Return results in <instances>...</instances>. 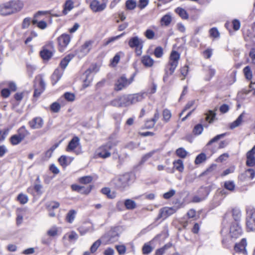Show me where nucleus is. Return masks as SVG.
<instances>
[{"instance_id":"7","label":"nucleus","mask_w":255,"mask_h":255,"mask_svg":"<svg viewBox=\"0 0 255 255\" xmlns=\"http://www.w3.org/2000/svg\"><path fill=\"white\" fill-rule=\"evenodd\" d=\"M55 51L52 42H48L42 47L40 52L41 58L45 61H48L52 57Z\"/></svg>"},{"instance_id":"16","label":"nucleus","mask_w":255,"mask_h":255,"mask_svg":"<svg viewBox=\"0 0 255 255\" xmlns=\"http://www.w3.org/2000/svg\"><path fill=\"white\" fill-rule=\"evenodd\" d=\"M92 186L88 185L87 186H80L76 184L72 185L71 188L73 191H77L81 194H88L91 191Z\"/></svg>"},{"instance_id":"47","label":"nucleus","mask_w":255,"mask_h":255,"mask_svg":"<svg viewBox=\"0 0 255 255\" xmlns=\"http://www.w3.org/2000/svg\"><path fill=\"white\" fill-rule=\"evenodd\" d=\"M156 152V150H153L149 152L144 154L140 161L141 164L144 163L146 161H147L149 158H150L155 152Z\"/></svg>"},{"instance_id":"1","label":"nucleus","mask_w":255,"mask_h":255,"mask_svg":"<svg viewBox=\"0 0 255 255\" xmlns=\"http://www.w3.org/2000/svg\"><path fill=\"white\" fill-rule=\"evenodd\" d=\"M180 59V54L176 51H172L170 54L168 63L164 69V75L163 80L166 82L170 76L174 72L178 64V61Z\"/></svg>"},{"instance_id":"56","label":"nucleus","mask_w":255,"mask_h":255,"mask_svg":"<svg viewBox=\"0 0 255 255\" xmlns=\"http://www.w3.org/2000/svg\"><path fill=\"white\" fill-rule=\"evenodd\" d=\"M59 143H57L54 144L49 149L45 152V156L47 158H50L52 154L53 151L58 146Z\"/></svg>"},{"instance_id":"36","label":"nucleus","mask_w":255,"mask_h":255,"mask_svg":"<svg viewBox=\"0 0 255 255\" xmlns=\"http://www.w3.org/2000/svg\"><path fill=\"white\" fill-rule=\"evenodd\" d=\"M125 206L128 210H132L136 208L135 202L131 199H126L124 203Z\"/></svg>"},{"instance_id":"64","label":"nucleus","mask_w":255,"mask_h":255,"mask_svg":"<svg viewBox=\"0 0 255 255\" xmlns=\"http://www.w3.org/2000/svg\"><path fill=\"white\" fill-rule=\"evenodd\" d=\"M152 248L148 244H144L142 247V253L144 255H148L151 252Z\"/></svg>"},{"instance_id":"11","label":"nucleus","mask_w":255,"mask_h":255,"mask_svg":"<svg viewBox=\"0 0 255 255\" xmlns=\"http://www.w3.org/2000/svg\"><path fill=\"white\" fill-rule=\"evenodd\" d=\"M176 211V208L175 207H163L160 209L159 214L156 218V220H158L160 219L164 220L175 213Z\"/></svg>"},{"instance_id":"26","label":"nucleus","mask_w":255,"mask_h":255,"mask_svg":"<svg viewBox=\"0 0 255 255\" xmlns=\"http://www.w3.org/2000/svg\"><path fill=\"white\" fill-rule=\"evenodd\" d=\"M121 107H127L131 105L129 95H123L119 97Z\"/></svg>"},{"instance_id":"58","label":"nucleus","mask_w":255,"mask_h":255,"mask_svg":"<svg viewBox=\"0 0 255 255\" xmlns=\"http://www.w3.org/2000/svg\"><path fill=\"white\" fill-rule=\"evenodd\" d=\"M176 154L181 158H185L187 155V151L183 148H179L176 150Z\"/></svg>"},{"instance_id":"9","label":"nucleus","mask_w":255,"mask_h":255,"mask_svg":"<svg viewBox=\"0 0 255 255\" xmlns=\"http://www.w3.org/2000/svg\"><path fill=\"white\" fill-rule=\"evenodd\" d=\"M119 237V234L115 230H111L102 237V240L105 244H110L117 242Z\"/></svg>"},{"instance_id":"49","label":"nucleus","mask_w":255,"mask_h":255,"mask_svg":"<svg viewBox=\"0 0 255 255\" xmlns=\"http://www.w3.org/2000/svg\"><path fill=\"white\" fill-rule=\"evenodd\" d=\"M57 42L59 46V50L62 52L64 50V34H62L57 38Z\"/></svg>"},{"instance_id":"4","label":"nucleus","mask_w":255,"mask_h":255,"mask_svg":"<svg viewBox=\"0 0 255 255\" xmlns=\"http://www.w3.org/2000/svg\"><path fill=\"white\" fill-rule=\"evenodd\" d=\"M134 74H133L129 79H128L125 75L120 76L115 83V90L121 91L127 88L134 81Z\"/></svg>"},{"instance_id":"53","label":"nucleus","mask_w":255,"mask_h":255,"mask_svg":"<svg viewBox=\"0 0 255 255\" xmlns=\"http://www.w3.org/2000/svg\"><path fill=\"white\" fill-rule=\"evenodd\" d=\"M171 245L170 244H166L162 248H161L156 251V255H162L165 251L170 248L171 247Z\"/></svg>"},{"instance_id":"19","label":"nucleus","mask_w":255,"mask_h":255,"mask_svg":"<svg viewBox=\"0 0 255 255\" xmlns=\"http://www.w3.org/2000/svg\"><path fill=\"white\" fill-rule=\"evenodd\" d=\"M80 144V139L77 136H74L69 142L67 148V151L74 150Z\"/></svg>"},{"instance_id":"61","label":"nucleus","mask_w":255,"mask_h":255,"mask_svg":"<svg viewBox=\"0 0 255 255\" xmlns=\"http://www.w3.org/2000/svg\"><path fill=\"white\" fill-rule=\"evenodd\" d=\"M210 36L214 38H218L220 36V33L217 29L215 27L212 28L209 30Z\"/></svg>"},{"instance_id":"17","label":"nucleus","mask_w":255,"mask_h":255,"mask_svg":"<svg viewBox=\"0 0 255 255\" xmlns=\"http://www.w3.org/2000/svg\"><path fill=\"white\" fill-rule=\"evenodd\" d=\"M146 96L145 93H139L132 95H129L131 105L142 101Z\"/></svg>"},{"instance_id":"3","label":"nucleus","mask_w":255,"mask_h":255,"mask_svg":"<svg viewBox=\"0 0 255 255\" xmlns=\"http://www.w3.org/2000/svg\"><path fill=\"white\" fill-rule=\"evenodd\" d=\"M118 141H109L106 144L100 147L96 152V155L98 157L106 158L111 156V150L114 146H116Z\"/></svg>"},{"instance_id":"51","label":"nucleus","mask_w":255,"mask_h":255,"mask_svg":"<svg viewBox=\"0 0 255 255\" xmlns=\"http://www.w3.org/2000/svg\"><path fill=\"white\" fill-rule=\"evenodd\" d=\"M162 115L163 119L165 122H168L171 117L170 111L167 109H164L163 111Z\"/></svg>"},{"instance_id":"18","label":"nucleus","mask_w":255,"mask_h":255,"mask_svg":"<svg viewBox=\"0 0 255 255\" xmlns=\"http://www.w3.org/2000/svg\"><path fill=\"white\" fill-rule=\"evenodd\" d=\"M255 172L253 169H248L244 173L239 176L240 179L242 181H245L247 179H253L255 177Z\"/></svg>"},{"instance_id":"5","label":"nucleus","mask_w":255,"mask_h":255,"mask_svg":"<svg viewBox=\"0 0 255 255\" xmlns=\"http://www.w3.org/2000/svg\"><path fill=\"white\" fill-rule=\"evenodd\" d=\"M246 225L250 231H255V209L249 207L246 209Z\"/></svg>"},{"instance_id":"44","label":"nucleus","mask_w":255,"mask_h":255,"mask_svg":"<svg viewBox=\"0 0 255 255\" xmlns=\"http://www.w3.org/2000/svg\"><path fill=\"white\" fill-rule=\"evenodd\" d=\"M206 159V155L204 153H201L198 155L197 157H196V159L195 160V163L196 164H199L204 161H205Z\"/></svg>"},{"instance_id":"50","label":"nucleus","mask_w":255,"mask_h":255,"mask_svg":"<svg viewBox=\"0 0 255 255\" xmlns=\"http://www.w3.org/2000/svg\"><path fill=\"white\" fill-rule=\"evenodd\" d=\"M17 200L21 204H24L28 202V198L27 195H24L22 193L19 194L17 197Z\"/></svg>"},{"instance_id":"30","label":"nucleus","mask_w":255,"mask_h":255,"mask_svg":"<svg viewBox=\"0 0 255 255\" xmlns=\"http://www.w3.org/2000/svg\"><path fill=\"white\" fill-rule=\"evenodd\" d=\"M244 117V113H243L238 117L236 121L230 124V128L231 129H234L239 127L241 124Z\"/></svg>"},{"instance_id":"24","label":"nucleus","mask_w":255,"mask_h":255,"mask_svg":"<svg viewBox=\"0 0 255 255\" xmlns=\"http://www.w3.org/2000/svg\"><path fill=\"white\" fill-rule=\"evenodd\" d=\"M62 73L58 69H56L54 71L51 76V82L53 85H55L61 78Z\"/></svg>"},{"instance_id":"38","label":"nucleus","mask_w":255,"mask_h":255,"mask_svg":"<svg viewBox=\"0 0 255 255\" xmlns=\"http://www.w3.org/2000/svg\"><path fill=\"white\" fill-rule=\"evenodd\" d=\"M45 206L46 209L49 211H50L52 210L57 209L59 206V204L58 202H56L54 201H50L46 203Z\"/></svg>"},{"instance_id":"46","label":"nucleus","mask_w":255,"mask_h":255,"mask_svg":"<svg viewBox=\"0 0 255 255\" xmlns=\"http://www.w3.org/2000/svg\"><path fill=\"white\" fill-rule=\"evenodd\" d=\"M154 56L158 58H161L163 55V48L161 46L156 47L154 51Z\"/></svg>"},{"instance_id":"37","label":"nucleus","mask_w":255,"mask_h":255,"mask_svg":"<svg viewBox=\"0 0 255 255\" xmlns=\"http://www.w3.org/2000/svg\"><path fill=\"white\" fill-rule=\"evenodd\" d=\"M216 113L212 111H209L205 114V120L209 123H212L215 119Z\"/></svg>"},{"instance_id":"27","label":"nucleus","mask_w":255,"mask_h":255,"mask_svg":"<svg viewBox=\"0 0 255 255\" xmlns=\"http://www.w3.org/2000/svg\"><path fill=\"white\" fill-rule=\"evenodd\" d=\"M141 62L145 67H150L153 65L154 60L149 55H145L142 57Z\"/></svg>"},{"instance_id":"41","label":"nucleus","mask_w":255,"mask_h":255,"mask_svg":"<svg viewBox=\"0 0 255 255\" xmlns=\"http://www.w3.org/2000/svg\"><path fill=\"white\" fill-rule=\"evenodd\" d=\"M226 135V133H222L220 134L217 135L215 136L214 138H213L212 139H211L208 143L206 144L205 146V148L207 149L208 147H209L212 144L213 142L217 141L218 140H219L220 138L224 137Z\"/></svg>"},{"instance_id":"35","label":"nucleus","mask_w":255,"mask_h":255,"mask_svg":"<svg viewBox=\"0 0 255 255\" xmlns=\"http://www.w3.org/2000/svg\"><path fill=\"white\" fill-rule=\"evenodd\" d=\"M9 140L11 144L13 145H17L23 140L16 133L12 135Z\"/></svg>"},{"instance_id":"39","label":"nucleus","mask_w":255,"mask_h":255,"mask_svg":"<svg viewBox=\"0 0 255 255\" xmlns=\"http://www.w3.org/2000/svg\"><path fill=\"white\" fill-rule=\"evenodd\" d=\"M32 23L33 24H37V27L41 29H45L47 26V23L45 21L41 20L38 21L35 18L32 20Z\"/></svg>"},{"instance_id":"48","label":"nucleus","mask_w":255,"mask_h":255,"mask_svg":"<svg viewBox=\"0 0 255 255\" xmlns=\"http://www.w3.org/2000/svg\"><path fill=\"white\" fill-rule=\"evenodd\" d=\"M61 109V106L60 104L57 102H54L51 105L50 107V109L51 112L53 113H58Z\"/></svg>"},{"instance_id":"15","label":"nucleus","mask_w":255,"mask_h":255,"mask_svg":"<svg viewBox=\"0 0 255 255\" xmlns=\"http://www.w3.org/2000/svg\"><path fill=\"white\" fill-rule=\"evenodd\" d=\"M43 120L40 117H35L28 122V125L32 129H39L43 125Z\"/></svg>"},{"instance_id":"12","label":"nucleus","mask_w":255,"mask_h":255,"mask_svg":"<svg viewBox=\"0 0 255 255\" xmlns=\"http://www.w3.org/2000/svg\"><path fill=\"white\" fill-rule=\"evenodd\" d=\"M90 6L93 12H101L106 8V4L105 3H101L98 0H93L91 2Z\"/></svg>"},{"instance_id":"55","label":"nucleus","mask_w":255,"mask_h":255,"mask_svg":"<svg viewBox=\"0 0 255 255\" xmlns=\"http://www.w3.org/2000/svg\"><path fill=\"white\" fill-rule=\"evenodd\" d=\"M59 229L56 227H53L47 231V234L49 236L54 237L58 235Z\"/></svg>"},{"instance_id":"34","label":"nucleus","mask_w":255,"mask_h":255,"mask_svg":"<svg viewBox=\"0 0 255 255\" xmlns=\"http://www.w3.org/2000/svg\"><path fill=\"white\" fill-rule=\"evenodd\" d=\"M174 167L178 171L182 172L184 170L183 162L181 159L174 161L173 163Z\"/></svg>"},{"instance_id":"57","label":"nucleus","mask_w":255,"mask_h":255,"mask_svg":"<svg viewBox=\"0 0 255 255\" xmlns=\"http://www.w3.org/2000/svg\"><path fill=\"white\" fill-rule=\"evenodd\" d=\"M73 8V2L71 0H67L65 2V15L67 10H70Z\"/></svg>"},{"instance_id":"29","label":"nucleus","mask_w":255,"mask_h":255,"mask_svg":"<svg viewBox=\"0 0 255 255\" xmlns=\"http://www.w3.org/2000/svg\"><path fill=\"white\" fill-rule=\"evenodd\" d=\"M175 12L183 19H187L189 17V15L185 9L180 7H177L175 9Z\"/></svg>"},{"instance_id":"31","label":"nucleus","mask_w":255,"mask_h":255,"mask_svg":"<svg viewBox=\"0 0 255 255\" xmlns=\"http://www.w3.org/2000/svg\"><path fill=\"white\" fill-rule=\"evenodd\" d=\"M76 214L77 212L75 210H70L66 215V221L69 223H72L75 218Z\"/></svg>"},{"instance_id":"60","label":"nucleus","mask_w":255,"mask_h":255,"mask_svg":"<svg viewBox=\"0 0 255 255\" xmlns=\"http://www.w3.org/2000/svg\"><path fill=\"white\" fill-rule=\"evenodd\" d=\"M101 244V241L100 240H97L95 242L93 243L90 248L91 252L92 253L95 252L98 248L99 247Z\"/></svg>"},{"instance_id":"32","label":"nucleus","mask_w":255,"mask_h":255,"mask_svg":"<svg viewBox=\"0 0 255 255\" xmlns=\"http://www.w3.org/2000/svg\"><path fill=\"white\" fill-rule=\"evenodd\" d=\"M197 194L205 199L209 194V189L206 187H201L198 190Z\"/></svg>"},{"instance_id":"14","label":"nucleus","mask_w":255,"mask_h":255,"mask_svg":"<svg viewBox=\"0 0 255 255\" xmlns=\"http://www.w3.org/2000/svg\"><path fill=\"white\" fill-rule=\"evenodd\" d=\"M8 2L12 13L20 11L23 7V3L20 0H12Z\"/></svg>"},{"instance_id":"40","label":"nucleus","mask_w":255,"mask_h":255,"mask_svg":"<svg viewBox=\"0 0 255 255\" xmlns=\"http://www.w3.org/2000/svg\"><path fill=\"white\" fill-rule=\"evenodd\" d=\"M244 73L247 79L250 80L252 79L253 75L251 68L249 66H247L243 69Z\"/></svg>"},{"instance_id":"21","label":"nucleus","mask_w":255,"mask_h":255,"mask_svg":"<svg viewBox=\"0 0 255 255\" xmlns=\"http://www.w3.org/2000/svg\"><path fill=\"white\" fill-rule=\"evenodd\" d=\"M10 5L8 2H6L0 5V14L6 15L12 13V11L10 10Z\"/></svg>"},{"instance_id":"54","label":"nucleus","mask_w":255,"mask_h":255,"mask_svg":"<svg viewBox=\"0 0 255 255\" xmlns=\"http://www.w3.org/2000/svg\"><path fill=\"white\" fill-rule=\"evenodd\" d=\"M92 177L90 176H83L79 179V181L82 184H87L90 183L92 180Z\"/></svg>"},{"instance_id":"25","label":"nucleus","mask_w":255,"mask_h":255,"mask_svg":"<svg viewBox=\"0 0 255 255\" xmlns=\"http://www.w3.org/2000/svg\"><path fill=\"white\" fill-rule=\"evenodd\" d=\"M172 21V17L170 13H167L162 17L160 19L161 26H168Z\"/></svg>"},{"instance_id":"10","label":"nucleus","mask_w":255,"mask_h":255,"mask_svg":"<svg viewBox=\"0 0 255 255\" xmlns=\"http://www.w3.org/2000/svg\"><path fill=\"white\" fill-rule=\"evenodd\" d=\"M242 229L239 223H232L230 229V235L232 239L236 240L241 236Z\"/></svg>"},{"instance_id":"45","label":"nucleus","mask_w":255,"mask_h":255,"mask_svg":"<svg viewBox=\"0 0 255 255\" xmlns=\"http://www.w3.org/2000/svg\"><path fill=\"white\" fill-rule=\"evenodd\" d=\"M203 130V127L201 124H199L196 125L193 129V132L194 134L196 135H199L202 133V131Z\"/></svg>"},{"instance_id":"52","label":"nucleus","mask_w":255,"mask_h":255,"mask_svg":"<svg viewBox=\"0 0 255 255\" xmlns=\"http://www.w3.org/2000/svg\"><path fill=\"white\" fill-rule=\"evenodd\" d=\"M224 187L230 191H233L235 187V183L233 181H227L224 183Z\"/></svg>"},{"instance_id":"28","label":"nucleus","mask_w":255,"mask_h":255,"mask_svg":"<svg viewBox=\"0 0 255 255\" xmlns=\"http://www.w3.org/2000/svg\"><path fill=\"white\" fill-rule=\"evenodd\" d=\"M232 216L234 220L233 223H239L240 221L241 217V211L238 208H234L232 211Z\"/></svg>"},{"instance_id":"63","label":"nucleus","mask_w":255,"mask_h":255,"mask_svg":"<svg viewBox=\"0 0 255 255\" xmlns=\"http://www.w3.org/2000/svg\"><path fill=\"white\" fill-rule=\"evenodd\" d=\"M215 73H216L215 70L214 69H213V68L210 67L209 68V70L208 71V74L209 76L206 77L205 78V80L206 81L210 80L211 79V78L215 75Z\"/></svg>"},{"instance_id":"33","label":"nucleus","mask_w":255,"mask_h":255,"mask_svg":"<svg viewBox=\"0 0 255 255\" xmlns=\"http://www.w3.org/2000/svg\"><path fill=\"white\" fill-rule=\"evenodd\" d=\"M246 165L249 167H253L255 165V157L251 154L247 153Z\"/></svg>"},{"instance_id":"42","label":"nucleus","mask_w":255,"mask_h":255,"mask_svg":"<svg viewBox=\"0 0 255 255\" xmlns=\"http://www.w3.org/2000/svg\"><path fill=\"white\" fill-rule=\"evenodd\" d=\"M226 135V133H222L220 134L217 135L215 136L214 138H213L212 139H211L208 143L206 144L205 146V148L207 149L208 147H209L212 144L213 142L217 141L218 140H219L220 138L224 137Z\"/></svg>"},{"instance_id":"43","label":"nucleus","mask_w":255,"mask_h":255,"mask_svg":"<svg viewBox=\"0 0 255 255\" xmlns=\"http://www.w3.org/2000/svg\"><path fill=\"white\" fill-rule=\"evenodd\" d=\"M136 6V2L134 0H127L126 2V7L128 10H133Z\"/></svg>"},{"instance_id":"22","label":"nucleus","mask_w":255,"mask_h":255,"mask_svg":"<svg viewBox=\"0 0 255 255\" xmlns=\"http://www.w3.org/2000/svg\"><path fill=\"white\" fill-rule=\"evenodd\" d=\"M93 43V41L92 40L86 41L81 47V52H82L84 55L87 54L90 51Z\"/></svg>"},{"instance_id":"8","label":"nucleus","mask_w":255,"mask_h":255,"mask_svg":"<svg viewBox=\"0 0 255 255\" xmlns=\"http://www.w3.org/2000/svg\"><path fill=\"white\" fill-rule=\"evenodd\" d=\"M34 92L33 97L38 98L45 89V83L40 75L35 78L34 82Z\"/></svg>"},{"instance_id":"23","label":"nucleus","mask_w":255,"mask_h":255,"mask_svg":"<svg viewBox=\"0 0 255 255\" xmlns=\"http://www.w3.org/2000/svg\"><path fill=\"white\" fill-rule=\"evenodd\" d=\"M16 134L23 140L30 134V132L24 126H22L17 130Z\"/></svg>"},{"instance_id":"20","label":"nucleus","mask_w":255,"mask_h":255,"mask_svg":"<svg viewBox=\"0 0 255 255\" xmlns=\"http://www.w3.org/2000/svg\"><path fill=\"white\" fill-rule=\"evenodd\" d=\"M94 69H91V68H89L87 71H85L83 76L85 77V78L83 80L84 82V86L85 87H87L91 82L92 80V76L91 75L92 71H93Z\"/></svg>"},{"instance_id":"62","label":"nucleus","mask_w":255,"mask_h":255,"mask_svg":"<svg viewBox=\"0 0 255 255\" xmlns=\"http://www.w3.org/2000/svg\"><path fill=\"white\" fill-rule=\"evenodd\" d=\"M145 36L148 39H152L155 35L154 32L151 29H147L144 32Z\"/></svg>"},{"instance_id":"13","label":"nucleus","mask_w":255,"mask_h":255,"mask_svg":"<svg viewBox=\"0 0 255 255\" xmlns=\"http://www.w3.org/2000/svg\"><path fill=\"white\" fill-rule=\"evenodd\" d=\"M247 243L245 238L242 239L241 242L235 244L234 250L237 253L243 254V255H247V251L246 249Z\"/></svg>"},{"instance_id":"59","label":"nucleus","mask_w":255,"mask_h":255,"mask_svg":"<svg viewBox=\"0 0 255 255\" xmlns=\"http://www.w3.org/2000/svg\"><path fill=\"white\" fill-rule=\"evenodd\" d=\"M75 99V95L73 93L66 92L65 93V100L68 102H73Z\"/></svg>"},{"instance_id":"2","label":"nucleus","mask_w":255,"mask_h":255,"mask_svg":"<svg viewBox=\"0 0 255 255\" xmlns=\"http://www.w3.org/2000/svg\"><path fill=\"white\" fill-rule=\"evenodd\" d=\"M130 180V175L126 173L114 178L111 181V184L117 189L123 191L129 186Z\"/></svg>"},{"instance_id":"6","label":"nucleus","mask_w":255,"mask_h":255,"mask_svg":"<svg viewBox=\"0 0 255 255\" xmlns=\"http://www.w3.org/2000/svg\"><path fill=\"white\" fill-rule=\"evenodd\" d=\"M143 41L137 36L131 37L129 38L128 45L131 48L135 49V52L137 56L142 54L143 46Z\"/></svg>"}]
</instances>
